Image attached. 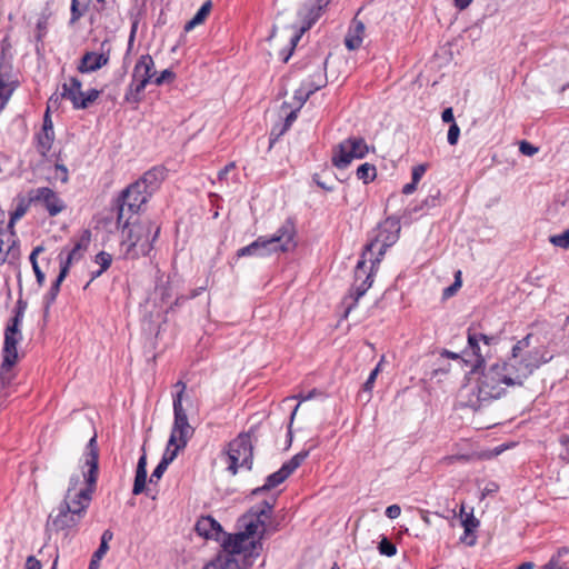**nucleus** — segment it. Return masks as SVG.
I'll return each instance as SVG.
<instances>
[{
    "label": "nucleus",
    "mask_w": 569,
    "mask_h": 569,
    "mask_svg": "<svg viewBox=\"0 0 569 569\" xmlns=\"http://www.w3.org/2000/svg\"><path fill=\"white\" fill-rule=\"evenodd\" d=\"M531 339L532 335L528 333L518 340L507 359L481 371L475 368L460 390L465 405L479 409L502 397L508 388L525 386L537 369L548 363L553 356L545 346L531 348Z\"/></svg>",
    "instance_id": "obj_1"
},
{
    "label": "nucleus",
    "mask_w": 569,
    "mask_h": 569,
    "mask_svg": "<svg viewBox=\"0 0 569 569\" xmlns=\"http://www.w3.org/2000/svg\"><path fill=\"white\" fill-rule=\"evenodd\" d=\"M276 496L252 507L239 519L241 531L222 541V551L202 569H249L262 551L261 539L271 519Z\"/></svg>",
    "instance_id": "obj_2"
},
{
    "label": "nucleus",
    "mask_w": 569,
    "mask_h": 569,
    "mask_svg": "<svg viewBox=\"0 0 569 569\" xmlns=\"http://www.w3.org/2000/svg\"><path fill=\"white\" fill-rule=\"evenodd\" d=\"M98 459L97 438L93 436L87 446L82 469L70 476L63 500L49 515L48 529L69 531L80 523L96 488Z\"/></svg>",
    "instance_id": "obj_3"
},
{
    "label": "nucleus",
    "mask_w": 569,
    "mask_h": 569,
    "mask_svg": "<svg viewBox=\"0 0 569 569\" xmlns=\"http://www.w3.org/2000/svg\"><path fill=\"white\" fill-rule=\"evenodd\" d=\"M160 227L150 220L126 223L121 232V247L127 258L137 259L150 253Z\"/></svg>",
    "instance_id": "obj_4"
},
{
    "label": "nucleus",
    "mask_w": 569,
    "mask_h": 569,
    "mask_svg": "<svg viewBox=\"0 0 569 569\" xmlns=\"http://www.w3.org/2000/svg\"><path fill=\"white\" fill-rule=\"evenodd\" d=\"M174 387L179 389V391L173 398L174 421L167 445V449H172L174 450V452L178 453L181 449H183L187 446L188 440L191 438L193 433V428L188 422V417L182 406V400L184 397L187 386L184 382L178 381L174 385Z\"/></svg>",
    "instance_id": "obj_5"
},
{
    "label": "nucleus",
    "mask_w": 569,
    "mask_h": 569,
    "mask_svg": "<svg viewBox=\"0 0 569 569\" xmlns=\"http://www.w3.org/2000/svg\"><path fill=\"white\" fill-rule=\"evenodd\" d=\"M295 226L287 221L272 236L256 239L259 257H269L278 252H288L296 247Z\"/></svg>",
    "instance_id": "obj_6"
},
{
    "label": "nucleus",
    "mask_w": 569,
    "mask_h": 569,
    "mask_svg": "<svg viewBox=\"0 0 569 569\" xmlns=\"http://www.w3.org/2000/svg\"><path fill=\"white\" fill-rule=\"evenodd\" d=\"M221 459L232 475H236L240 469L250 470L252 465L250 437L248 435H239L229 443Z\"/></svg>",
    "instance_id": "obj_7"
},
{
    "label": "nucleus",
    "mask_w": 569,
    "mask_h": 569,
    "mask_svg": "<svg viewBox=\"0 0 569 569\" xmlns=\"http://www.w3.org/2000/svg\"><path fill=\"white\" fill-rule=\"evenodd\" d=\"M327 78L323 68L318 67L308 79L303 80L300 87L296 90L293 100L290 104L291 110L286 117L284 130H287L297 118V111L305 104L307 99L317 90L325 87Z\"/></svg>",
    "instance_id": "obj_8"
},
{
    "label": "nucleus",
    "mask_w": 569,
    "mask_h": 569,
    "mask_svg": "<svg viewBox=\"0 0 569 569\" xmlns=\"http://www.w3.org/2000/svg\"><path fill=\"white\" fill-rule=\"evenodd\" d=\"M154 178V174L148 172L143 176L139 181L130 184L122 193V201L119 207L118 213V222H120L124 216L126 211L137 212L142 204H144L148 200L149 193L147 191L148 182H151Z\"/></svg>",
    "instance_id": "obj_9"
},
{
    "label": "nucleus",
    "mask_w": 569,
    "mask_h": 569,
    "mask_svg": "<svg viewBox=\"0 0 569 569\" xmlns=\"http://www.w3.org/2000/svg\"><path fill=\"white\" fill-rule=\"evenodd\" d=\"M370 147L365 139L351 137L341 141L332 151V164L338 169L347 168L355 159L365 158Z\"/></svg>",
    "instance_id": "obj_10"
},
{
    "label": "nucleus",
    "mask_w": 569,
    "mask_h": 569,
    "mask_svg": "<svg viewBox=\"0 0 569 569\" xmlns=\"http://www.w3.org/2000/svg\"><path fill=\"white\" fill-rule=\"evenodd\" d=\"M24 307L19 305L14 317L8 323L4 330V345H3V367L7 370L9 367H13L18 361V349L17 346L22 339L20 325L23 319Z\"/></svg>",
    "instance_id": "obj_11"
},
{
    "label": "nucleus",
    "mask_w": 569,
    "mask_h": 569,
    "mask_svg": "<svg viewBox=\"0 0 569 569\" xmlns=\"http://www.w3.org/2000/svg\"><path fill=\"white\" fill-rule=\"evenodd\" d=\"M89 242H90V232L88 230H86L83 232L81 239L74 244L72 250H70L67 253L66 258L62 257V253L60 254L61 268H60V272H59V274L48 295L49 296L48 306L56 299V297L59 292L60 284L67 277L70 266L74 261H78L81 259L83 252L88 248Z\"/></svg>",
    "instance_id": "obj_12"
},
{
    "label": "nucleus",
    "mask_w": 569,
    "mask_h": 569,
    "mask_svg": "<svg viewBox=\"0 0 569 569\" xmlns=\"http://www.w3.org/2000/svg\"><path fill=\"white\" fill-rule=\"evenodd\" d=\"M100 91L90 89L82 91V83L76 77H70L62 84L61 97L71 101L74 109H86L99 98Z\"/></svg>",
    "instance_id": "obj_13"
},
{
    "label": "nucleus",
    "mask_w": 569,
    "mask_h": 569,
    "mask_svg": "<svg viewBox=\"0 0 569 569\" xmlns=\"http://www.w3.org/2000/svg\"><path fill=\"white\" fill-rule=\"evenodd\" d=\"M308 455V451H301L293 456L278 471L270 475L263 486L253 489L252 495L258 496L282 483L305 461Z\"/></svg>",
    "instance_id": "obj_14"
},
{
    "label": "nucleus",
    "mask_w": 569,
    "mask_h": 569,
    "mask_svg": "<svg viewBox=\"0 0 569 569\" xmlns=\"http://www.w3.org/2000/svg\"><path fill=\"white\" fill-rule=\"evenodd\" d=\"M372 266L367 268L366 261L360 260L356 267L355 271V283L349 295V299L352 300L351 303L348 305L346 313H349L352 308L356 307L358 300L368 291V289L372 286Z\"/></svg>",
    "instance_id": "obj_15"
},
{
    "label": "nucleus",
    "mask_w": 569,
    "mask_h": 569,
    "mask_svg": "<svg viewBox=\"0 0 569 569\" xmlns=\"http://www.w3.org/2000/svg\"><path fill=\"white\" fill-rule=\"evenodd\" d=\"M29 202L42 204L52 217L57 216L64 209L63 201L52 189L47 187L30 190Z\"/></svg>",
    "instance_id": "obj_16"
},
{
    "label": "nucleus",
    "mask_w": 569,
    "mask_h": 569,
    "mask_svg": "<svg viewBox=\"0 0 569 569\" xmlns=\"http://www.w3.org/2000/svg\"><path fill=\"white\" fill-rule=\"evenodd\" d=\"M196 531L206 539H213L220 542L228 538L230 535L223 532L221 525L212 517H201L196 523Z\"/></svg>",
    "instance_id": "obj_17"
},
{
    "label": "nucleus",
    "mask_w": 569,
    "mask_h": 569,
    "mask_svg": "<svg viewBox=\"0 0 569 569\" xmlns=\"http://www.w3.org/2000/svg\"><path fill=\"white\" fill-rule=\"evenodd\" d=\"M109 59L110 57L108 51H88L82 56L77 69L81 73L94 72L104 67L109 62Z\"/></svg>",
    "instance_id": "obj_18"
},
{
    "label": "nucleus",
    "mask_w": 569,
    "mask_h": 569,
    "mask_svg": "<svg viewBox=\"0 0 569 569\" xmlns=\"http://www.w3.org/2000/svg\"><path fill=\"white\" fill-rule=\"evenodd\" d=\"M14 232L4 223V220L0 218V263H3L8 254L14 248Z\"/></svg>",
    "instance_id": "obj_19"
},
{
    "label": "nucleus",
    "mask_w": 569,
    "mask_h": 569,
    "mask_svg": "<svg viewBox=\"0 0 569 569\" xmlns=\"http://www.w3.org/2000/svg\"><path fill=\"white\" fill-rule=\"evenodd\" d=\"M132 76L138 79H146L147 82L154 79L156 71L152 57L149 54L141 56L133 68Z\"/></svg>",
    "instance_id": "obj_20"
},
{
    "label": "nucleus",
    "mask_w": 569,
    "mask_h": 569,
    "mask_svg": "<svg viewBox=\"0 0 569 569\" xmlns=\"http://www.w3.org/2000/svg\"><path fill=\"white\" fill-rule=\"evenodd\" d=\"M363 37L365 24L361 21L355 20L346 36L345 44L349 50L359 49L362 44Z\"/></svg>",
    "instance_id": "obj_21"
},
{
    "label": "nucleus",
    "mask_w": 569,
    "mask_h": 569,
    "mask_svg": "<svg viewBox=\"0 0 569 569\" xmlns=\"http://www.w3.org/2000/svg\"><path fill=\"white\" fill-rule=\"evenodd\" d=\"M147 483V457L143 453L138 461L132 493L138 496L146 489Z\"/></svg>",
    "instance_id": "obj_22"
},
{
    "label": "nucleus",
    "mask_w": 569,
    "mask_h": 569,
    "mask_svg": "<svg viewBox=\"0 0 569 569\" xmlns=\"http://www.w3.org/2000/svg\"><path fill=\"white\" fill-rule=\"evenodd\" d=\"M479 341H482L485 345H496L498 341V338L495 336H487V335H469L468 336V345L469 348L472 350V352L477 356V366L485 362L483 357L480 355V348H479Z\"/></svg>",
    "instance_id": "obj_23"
},
{
    "label": "nucleus",
    "mask_w": 569,
    "mask_h": 569,
    "mask_svg": "<svg viewBox=\"0 0 569 569\" xmlns=\"http://www.w3.org/2000/svg\"><path fill=\"white\" fill-rule=\"evenodd\" d=\"M149 82L146 79H138L132 76V81L124 94L126 101L129 103L138 104L142 99V92L144 91Z\"/></svg>",
    "instance_id": "obj_24"
},
{
    "label": "nucleus",
    "mask_w": 569,
    "mask_h": 569,
    "mask_svg": "<svg viewBox=\"0 0 569 569\" xmlns=\"http://www.w3.org/2000/svg\"><path fill=\"white\" fill-rule=\"evenodd\" d=\"M462 527L465 529V535L461 537V541L467 543L468 546H473L476 543V537L471 533L479 526V520L475 518L473 513H466L465 518L461 521Z\"/></svg>",
    "instance_id": "obj_25"
},
{
    "label": "nucleus",
    "mask_w": 569,
    "mask_h": 569,
    "mask_svg": "<svg viewBox=\"0 0 569 569\" xmlns=\"http://www.w3.org/2000/svg\"><path fill=\"white\" fill-rule=\"evenodd\" d=\"M178 453L174 452V450L166 448L161 461L158 463V466L151 473L150 482L160 480L164 471L167 470L168 466L176 459Z\"/></svg>",
    "instance_id": "obj_26"
},
{
    "label": "nucleus",
    "mask_w": 569,
    "mask_h": 569,
    "mask_svg": "<svg viewBox=\"0 0 569 569\" xmlns=\"http://www.w3.org/2000/svg\"><path fill=\"white\" fill-rule=\"evenodd\" d=\"M14 89V81L0 73V112L4 109Z\"/></svg>",
    "instance_id": "obj_27"
},
{
    "label": "nucleus",
    "mask_w": 569,
    "mask_h": 569,
    "mask_svg": "<svg viewBox=\"0 0 569 569\" xmlns=\"http://www.w3.org/2000/svg\"><path fill=\"white\" fill-rule=\"evenodd\" d=\"M212 3L210 0L206 1L201 8L197 11V13L193 16V18L188 21L184 26V30L187 32L191 31L197 26H200L204 22L207 17L209 16L211 11Z\"/></svg>",
    "instance_id": "obj_28"
},
{
    "label": "nucleus",
    "mask_w": 569,
    "mask_h": 569,
    "mask_svg": "<svg viewBox=\"0 0 569 569\" xmlns=\"http://www.w3.org/2000/svg\"><path fill=\"white\" fill-rule=\"evenodd\" d=\"M38 150L42 156H46L54 141V132L41 130L37 136Z\"/></svg>",
    "instance_id": "obj_29"
},
{
    "label": "nucleus",
    "mask_w": 569,
    "mask_h": 569,
    "mask_svg": "<svg viewBox=\"0 0 569 569\" xmlns=\"http://www.w3.org/2000/svg\"><path fill=\"white\" fill-rule=\"evenodd\" d=\"M356 176L359 180H361L363 183H369L373 181L377 177V170L376 167L371 163H362L358 167L356 171Z\"/></svg>",
    "instance_id": "obj_30"
},
{
    "label": "nucleus",
    "mask_w": 569,
    "mask_h": 569,
    "mask_svg": "<svg viewBox=\"0 0 569 569\" xmlns=\"http://www.w3.org/2000/svg\"><path fill=\"white\" fill-rule=\"evenodd\" d=\"M311 27V22H309L308 24L306 26H301V27H291V34H290V38H289V42H290V50L288 52L287 56L283 57V61L287 62L289 57L291 56V52L292 50L295 49V47L297 46V43L299 42L301 36L305 33L306 30H308L309 28Z\"/></svg>",
    "instance_id": "obj_31"
},
{
    "label": "nucleus",
    "mask_w": 569,
    "mask_h": 569,
    "mask_svg": "<svg viewBox=\"0 0 569 569\" xmlns=\"http://www.w3.org/2000/svg\"><path fill=\"white\" fill-rule=\"evenodd\" d=\"M43 251H44V248L42 246H38L32 250V252L30 254V262L32 264V269L34 271L37 282L39 283V286H43L46 276H44V272L40 269V267L38 264L37 257L39 253H41Z\"/></svg>",
    "instance_id": "obj_32"
},
{
    "label": "nucleus",
    "mask_w": 569,
    "mask_h": 569,
    "mask_svg": "<svg viewBox=\"0 0 569 569\" xmlns=\"http://www.w3.org/2000/svg\"><path fill=\"white\" fill-rule=\"evenodd\" d=\"M94 262L100 267V269L92 272L91 280L101 276L111 266L112 256L108 252L101 251L96 256Z\"/></svg>",
    "instance_id": "obj_33"
},
{
    "label": "nucleus",
    "mask_w": 569,
    "mask_h": 569,
    "mask_svg": "<svg viewBox=\"0 0 569 569\" xmlns=\"http://www.w3.org/2000/svg\"><path fill=\"white\" fill-rule=\"evenodd\" d=\"M29 198L28 199H24V198H20L19 199V202L17 204V208L16 210L11 213V217H10V221L7 226H9L12 230H13V226L16 223V221H18L20 218H22L27 210H28V207H29Z\"/></svg>",
    "instance_id": "obj_34"
},
{
    "label": "nucleus",
    "mask_w": 569,
    "mask_h": 569,
    "mask_svg": "<svg viewBox=\"0 0 569 569\" xmlns=\"http://www.w3.org/2000/svg\"><path fill=\"white\" fill-rule=\"evenodd\" d=\"M58 103H59V97L58 96H51L49 101H48V107H47V112L44 114V119H43V126H42V129L41 130H44V131H50V132H54L53 131V124H52V121L49 117V111L53 108H57L58 107Z\"/></svg>",
    "instance_id": "obj_35"
},
{
    "label": "nucleus",
    "mask_w": 569,
    "mask_h": 569,
    "mask_svg": "<svg viewBox=\"0 0 569 569\" xmlns=\"http://www.w3.org/2000/svg\"><path fill=\"white\" fill-rule=\"evenodd\" d=\"M90 3V0H72L71 3V13H72V21L78 20L86 9L88 8Z\"/></svg>",
    "instance_id": "obj_36"
},
{
    "label": "nucleus",
    "mask_w": 569,
    "mask_h": 569,
    "mask_svg": "<svg viewBox=\"0 0 569 569\" xmlns=\"http://www.w3.org/2000/svg\"><path fill=\"white\" fill-rule=\"evenodd\" d=\"M378 549L381 555H385L387 557H392L397 553L396 546L390 542L387 538H383L378 546Z\"/></svg>",
    "instance_id": "obj_37"
},
{
    "label": "nucleus",
    "mask_w": 569,
    "mask_h": 569,
    "mask_svg": "<svg viewBox=\"0 0 569 569\" xmlns=\"http://www.w3.org/2000/svg\"><path fill=\"white\" fill-rule=\"evenodd\" d=\"M383 360H385V358L382 357L381 360L379 361V363L377 365V367L370 372L367 381L363 385V390L365 391H369L370 392L372 390L375 381H376V378H377L378 373L381 370V366H382Z\"/></svg>",
    "instance_id": "obj_38"
},
{
    "label": "nucleus",
    "mask_w": 569,
    "mask_h": 569,
    "mask_svg": "<svg viewBox=\"0 0 569 569\" xmlns=\"http://www.w3.org/2000/svg\"><path fill=\"white\" fill-rule=\"evenodd\" d=\"M550 242L557 247L562 248V249H568L569 248V230H567L560 234L552 236L550 238Z\"/></svg>",
    "instance_id": "obj_39"
},
{
    "label": "nucleus",
    "mask_w": 569,
    "mask_h": 569,
    "mask_svg": "<svg viewBox=\"0 0 569 569\" xmlns=\"http://www.w3.org/2000/svg\"><path fill=\"white\" fill-rule=\"evenodd\" d=\"M52 178L66 183L69 179L68 169L63 164H56Z\"/></svg>",
    "instance_id": "obj_40"
},
{
    "label": "nucleus",
    "mask_w": 569,
    "mask_h": 569,
    "mask_svg": "<svg viewBox=\"0 0 569 569\" xmlns=\"http://www.w3.org/2000/svg\"><path fill=\"white\" fill-rule=\"evenodd\" d=\"M461 287V271H458L455 277V282L450 287L443 290V297L449 298L456 293V291Z\"/></svg>",
    "instance_id": "obj_41"
},
{
    "label": "nucleus",
    "mask_w": 569,
    "mask_h": 569,
    "mask_svg": "<svg viewBox=\"0 0 569 569\" xmlns=\"http://www.w3.org/2000/svg\"><path fill=\"white\" fill-rule=\"evenodd\" d=\"M237 256L240 257H247V256H254L259 257V252L257 249L256 240L251 242L250 244L241 248L238 250Z\"/></svg>",
    "instance_id": "obj_42"
},
{
    "label": "nucleus",
    "mask_w": 569,
    "mask_h": 569,
    "mask_svg": "<svg viewBox=\"0 0 569 569\" xmlns=\"http://www.w3.org/2000/svg\"><path fill=\"white\" fill-rule=\"evenodd\" d=\"M174 79V73L169 69L163 70L159 76H154L153 82L157 86H161L164 82H170Z\"/></svg>",
    "instance_id": "obj_43"
},
{
    "label": "nucleus",
    "mask_w": 569,
    "mask_h": 569,
    "mask_svg": "<svg viewBox=\"0 0 569 569\" xmlns=\"http://www.w3.org/2000/svg\"><path fill=\"white\" fill-rule=\"evenodd\" d=\"M12 379H13L12 367H9L7 370H4L3 362H2L1 367H0V381H1V383L3 386L4 385H9Z\"/></svg>",
    "instance_id": "obj_44"
},
{
    "label": "nucleus",
    "mask_w": 569,
    "mask_h": 569,
    "mask_svg": "<svg viewBox=\"0 0 569 569\" xmlns=\"http://www.w3.org/2000/svg\"><path fill=\"white\" fill-rule=\"evenodd\" d=\"M460 134V129L456 122H453L448 130V142L453 146L457 143Z\"/></svg>",
    "instance_id": "obj_45"
},
{
    "label": "nucleus",
    "mask_w": 569,
    "mask_h": 569,
    "mask_svg": "<svg viewBox=\"0 0 569 569\" xmlns=\"http://www.w3.org/2000/svg\"><path fill=\"white\" fill-rule=\"evenodd\" d=\"M519 150L522 154L529 156V157H531L538 152V148L527 141L520 142Z\"/></svg>",
    "instance_id": "obj_46"
},
{
    "label": "nucleus",
    "mask_w": 569,
    "mask_h": 569,
    "mask_svg": "<svg viewBox=\"0 0 569 569\" xmlns=\"http://www.w3.org/2000/svg\"><path fill=\"white\" fill-rule=\"evenodd\" d=\"M401 508L399 505H391L386 509V516L390 519H396L400 516Z\"/></svg>",
    "instance_id": "obj_47"
},
{
    "label": "nucleus",
    "mask_w": 569,
    "mask_h": 569,
    "mask_svg": "<svg viewBox=\"0 0 569 569\" xmlns=\"http://www.w3.org/2000/svg\"><path fill=\"white\" fill-rule=\"evenodd\" d=\"M426 172V166L419 164L412 169V181L418 183L423 173Z\"/></svg>",
    "instance_id": "obj_48"
},
{
    "label": "nucleus",
    "mask_w": 569,
    "mask_h": 569,
    "mask_svg": "<svg viewBox=\"0 0 569 569\" xmlns=\"http://www.w3.org/2000/svg\"><path fill=\"white\" fill-rule=\"evenodd\" d=\"M109 550V543L100 542L99 548L93 552L92 557L96 559H102Z\"/></svg>",
    "instance_id": "obj_49"
},
{
    "label": "nucleus",
    "mask_w": 569,
    "mask_h": 569,
    "mask_svg": "<svg viewBox=\"0 0 569 569\" xmlns=\"http://www.w3.org/2000/svg\"><path fill=\"white\" fill-rule=\"evenodd\" d=\"M24 569H41V563L33 556L27 558Z\"/></svg>",
    "instance_id": "obj_50"
},
{
    "label": "nucleus",
    "mask_w": 569,
    "mask_h": 569,
    "mask_svg": "<svg viewBox=\"0 0 569 569\" xmlns=\"http://www.w3.org/2000/svg\"><path fill=\"white\" fill-rule=\"evenodd\" d=\"M441 118H442V121L443 122H450L451 124L455 122V117H453V111L451 108H447L442 111V114H441Z\"/></svg>",
    "instance_id": "obj_51"
},
{
    "label": "nucleus",
    "mask_w": 569,
    "mask_h": 569,
    "mask_svg": "<svg viewBox=\"0 0 569 569\" xmlns=\"http://www.w3.org/2000/svg\"><path fill=\"white\" fill-rule=\"evenodd\" d=\"M417 184L416 182L411 181L410 183H407L403 186L402 188V192L405 194H411L416 189H417Z\"/></svg>",
    "instance_id": "obj_52"
},
{
    "label": "nucleus",
    "mask_w": 569,
    "mask_h": 569,
    "mask_svg": "<svg viewBox=\"0 0 569 569\" xmlns=\"http://www.w3.org/2000/svg\"><path fill=\"white\" fill-rule=\"evenodd\" d=\"M455 1V6L460 9V10H465L466 8H468L470 6V3L472 2V0H453Z\"/></svg>",
    "instance_id": "obj_53"
},
{
    "label": "nucleus",
    "mask_w": 569,
    "mask_h": 569,
    "mask_svg": "<svg viewBox=\"0 0 569 569\" xmlns=\"http://www.w3.org/2000/svg\"><path fill=\"white\" fill-rule=\"evenodd\" d=\"M113 538V533L111 530L107 529L102 532L101 542L109 543Z\"/></svg>",
    "instance_id": "obj_54"
},
{
    "label": "nucleus",
    "mask_w": 569,
    "mask_h": 569,
    "mask_svg": "<svg viewBox=\"0 0 569 569\" xmlns=\"http://www.w3.org/2000/svg\"><path fill=\"white\" fill-rule=\"evenodd\" d=\"M498 490V486L496 483H489L485 489H483V492L482 495H489V493H493Z\"/></svg>",
    "instance_id": "obj_55"
},
{
    "label": "nucleus",
    "mask_w": 569,
    "mask_h": 569,
    "mask_svg": "<svg viewBox=\"0 0 569 569\" xmlns=\"http://www.w3.org/2000/svg\"><path fill=\"white\" fill-rule=\"evenodd\" d=\"M234 168V163L227 164L222 170L219 171V178L222 179L227 173Z\"/></svg>",
    "instance_id": "obj_56"
},
{
    "label": "nucleus",
    "mask_w": 569,
    "mask_h": 569,
    "mask_svg": "<svg viewBox=\"0 0 569 569\" xmlns=\"http://www.w3.org/2000/svg\"><path fill=\"white\" fill-rule=\"evenodd\" d=\"M561 445L566 450L567 457L569 458V435L561 439Z\"/></svg>",
    "instance_id": "obj_57"
},
{
    "label": "nucleus",
    "mask_w": 569,
    "mask_h": 569,
    "mask_svg": "<svg viewBox=\"0 0 569 569\" xmlns=\"http://www.w3.org/2000/svg\"><path fill=\"white\" fill-rule=\"evenodd\" d=\"M100 559H96V558H91V561H90V565H89V569H99L100 567Z\"/></svg>",
    "instance_id": "obj_58"
},
{
    "label": "nucleus",
    "mask_w": 569,
    "mask_h": 569,
    "mask_svg": "<svg viewBox=\"0 0 569 569\" xmlns=\"http://www.w3.org/2000/svg\"><path fill=\"white\" fill-rule=\"evenodd\" d=\"M441 356L450 358V359H458L459 358L458 353H455V352H451V351H448V350H443Z\"/></svg>",
    "instance_id": "obj_59"
},
{
    "label": "nucleus",
    "mask_w": 569,
    "mask_h": 569,
    "mask_svg": "<svg viewBox=\"0 0 569 569\" xmlns=\"http://www.w3.org/2000/svg\"><path fill=\"white\" fill-rule=\"evenodd\" d=\"M421 519L426 525H431L430 516L428 511H421Z\"/></svg>",
    "instance_id": "obj_60"
},
{
    "label": "nucleus",
    "mask_w": 569,
    "mask_h": 569,
    "mask_svg": "<svg viewBox=\"0 0 569 569\" xmlns=\"http://www.w3.org/2000/svg\"><path fill=\"white\" fill-rule=\"evenodd\" d=\"M569 553V547H562L558 550L557 552V557L560 558L565 555Z\"/></svg>",
    "instance_id": "obj_61"
},
{
    "label": "nucleus",
    "mask_w": 569,
    "mask_h": 569,
    "mask_svg": "<svg viewBox=\"0 0 569 569\" xmlns=\"http://www.w3.org/2000/svg\"><path fill=\"white\" fill-rule=\"evenodd\" d=\"M535 565L532 562H523L517 569H533Z\"/></svg>",
    "instance_id": "obj_62"
},
{
    "label": "nucleus",
    "mask_w": 569,
    "mask_h": 569,
    "mask_svg": "<svg viewBox=\"0 0 569 569\" xmlns=\"http://www.w3.org/2000/svg\"><path fill=\"white\" fill-rule=\"evenodd\" d=\"M318 184L326 190H331V188L327 187L325 183L319 182Z\"/></svg>",
    "instance_id": "obj_63"
},
{
    "label": "nucleus",
    "mask_w": 569,
    "mask_h": 569,
    "mask_svg": "<svg viewBox=\"0 0 569 569\" xmlns=\"http://www.w3.org/2000/svg\"><path fill=\"white\" fill-rule=\"evenodd\" d=\"M298 408H299V405L295 408L292 415H291V420L295 418L297 411H298Z\"/></svg>",
    "instance_id": "obj_64"
}]
</instances>
